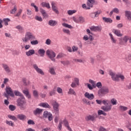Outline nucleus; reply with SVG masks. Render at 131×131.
Listing matches in <instances>:
<instances>
[{
    "label": "nucleus",
    "instance_id": "1",
    "mask_svg": "<svg viewBox=\"0 0 131 131\" xmlns=\"http://www.w3.org/2000/svg\"><path fill=\"white\" fill-rule=\"evenodd\" d=\"M14 94L16 97H20L17 100V105L20 110H25L26 109V100L25 97L23 95L22 93L17 90L14 91Z\"/></svg>",
    "mask_w": 131,
    "mask_h": 131
},
{
    "label": "nucleus",
    "instance_id": "2",
    "mask_svg": "<svg viewBox=\"0 0 131 131\" xmlns=\"http://www.w3.org/2000/svg\"><path fill=\"white\" fill-rule=\"evenodd\" d=\"M108 74L111 76V78L113 81H119L120 78L122 81H124L125 77L122 74H116L115 73L112 72V71H109Z\"/></svg>",
    "mask_w": 131,
    "mask_h": 131
},
{
    "label": "nucleus",
    "instance_id": "3",
    "mask_svg": "<svg viewBox=\"0 0 131 131\" xmlns=\"http://www.w3.org/2000/svg\"><path fill=\"white\" fill-rule=\"evenodd\" d=\"M22 39L24 42H27L28 40H33L36 39V38H35V36L33 35L31 32H27L25 37L23 38Z\"/></svg>",
    "mask_w": 131,
    "mask_h": 131
},
{
    "label": "nucleus",
    "instance_id": "4",
    "mask_svg": "<svg viewBox=\"0 0 131 131\" xmlns=\"http://www.w3.org/2000/svg\"><path fill=\"white\" fill-rule=\"evenodd\" d=\"M102 104L105 105H103L101 106V109L103 110L104 112H109L112 109V106L109 105V103H108V100H103L102 101Z\"/></svg>",
    "mask_w": 131,
    "mask_h": 131
},
{
    "label": "nucleus",
    "instance_id": "5",
    "mask_svg": "<svg viewBox=\"0 0 131 131\" xmlns=\"http://www.w3.org/2000/svg\"><path fill=\"white\" fill-rule=\"evenodd\" d=\"M107 94H109V88L107 86L102 87L98 91L99 97H104Z\"/></svg>",
    "mask_w": 131,
    "mask_h": 131
},
{
    "label": "nucleus",
    "instance_id": "6",
    "mask_svg": "<svg viewBox=\"0 0 131 131\" xmlns=\"http://www.w3.org/2000/svg\"><path fill=\"white\" fill-rule=\"evenodd\" d=\"M5 91L6 93H4V96L5 98H7V100H9V95L10 96V97H12V98H14V97H15V95L13 93V90H12V88H11L10 86H7Z\"/></svg>",
    "mask_w": 131,
    "mask_h": 131
},
{
    "label": "nucleus",
    "instance_id": "7",
    "mask_svg": "<svg viewBox=\"0 0 131 131\" xmlns=\"http://www.w3.org/2000/svg\"><path fill=\"white\" fill-rule=\"evenodd\" d=\"M46 54L49 57V58L51 59V60H52L53 62H56V59H55L54 58L56 57V53H55L54 51H50L48 50L46 51Z\"/></svg>",
    "mask_w": 131,
    "mask_h": 131
},
{
    "label": "nucleus",
    "instance_id": "8",
    "mask_svg": "<svg viewBox=\"0 0 131 131\" xmlns=\"http://www.w3.org/2000/svg\"><path fill=\"white\" fill-rule=\"evenodd\" d=\"M59 103H58L57 101H55L52 103V106L54 111L55 114H57V115H59V111L60 110V109H59Z\"/></svg>",
    "mask_w": 131,
    "mask_h": 131
},
{
    "label": "nucleus",
    "instance_id": "9",
    "mask_svg": "<svg viewBox=\"0 0 131 131\" xmlns=\"http://www.w3.org/2000/svg\"><path fill=\"white\" fill-rule=\"evenodd\" d=\"M98 117H99L98 114H95L94 116L89 115L88 116L85 118V119L86 121H90V120L91 121H94L96 118H98Z\"/></svg>",
    "mask_w": 131,
    "mask_h": 131
},
{
    "label": "nucleus",
    "instance_id": "10",
    "mask_svg": "<svg viewBox=\"0 0 131 131\" xmlns=\"http://www.w3.org/2000/svg\"><path fill=\"white\" fill-rule=\"evenodd\" d=\"M33 67L35 70H36V72L38 73V74H40L41 75H45V72H43V71H42V70L38 68L37 64H34Z\"/></svg>",
    "mask_w": 131,
    "mask_h": 131
},
{
    "label": "nucleus",
    "instance_id": "11",
    "mask_svg": "<svg viewBox=\"0 0 131 131\" xmlns=\"http://www.w3.org/2000/svg\"><path fill=\"white\" fill-rule=\"evenodd\" d=\"M84 97L89 100H94L95 99V96L93 94H90L88 92H86L84 94Z\"/></svg>",
    "mask_w": 131,
    "mask_h": 131
},
{
    "label": "nucleus",
    "instance_id": "12",
    "mask_svg": "<svg viewBox=\"0 0 131 131\" xmlns=\"http://www.w3.org/2000/svg\"><path fill=\"white\" fill-rule=\"evenodd\" d=\"M56 4L54 2H52L51 3V6H52V9L53 11V12H55L56 14H59V10L57 9V7L55 5Z\"/></svg>",
    "mask_w": 131,
    "mask_h": 131
},
{
    "label": "nucleus",
    "instance_id": "13",
    "mask_svg": "<svg viewBox=\"0 0 131 131\" xmlns=\"http://www.w3.org/2000/svg\"><path fill=\"white\" fill-rule=\"evenodd\" d=\"M39 106L43 108H48V109H51V106L47 102H41L39 104Z\"/></svg>",
    "mask_w": 131,
    "mask_h": 131
},
{
    "label": "nucleus",
    "instance_id": "14",
    "mask_svg": "<svg viewBox=\"0 0 131 131\" xmlns=\"http://www.w3.org/2000/svg\"><path fill=\"white\" fill-rule=\"evenodd\" d=\"M39 10L41 14H42V16H43L44 18H46V17L48 18V17H49V14H48V13H47V12L45 9L40 8Z\"/></svg>",
    "mask_w": 131,
    "mask_h": 131
},
{
    "label": "nucleus",
    "instance_id": "15",
    "mask_svg": "<svg viewBox=\"0 0 131 131\" xmlns=\"http://www.w3.org/2000/svg\"><path fill=\"white\" fill-rule=\"evenodd\" d=\"M102 20L105 23H109L110 24L113 22V20L110 17H102Z\"/></svg>",
    "mask_w": 131,
    "mask_h": 131
},
{
    "label": "nucleus",
    "instance_id": "16",
    "mask_svg": "<svg viewBox=\"0 0 131 131\" xmlns=\"http://www.w3.org/2000/svg\"><path fill=\"white\" fill-rule=\"evenodd\" d=\"M58 22L53 19H51L48 21V25H50V26H52V27H54V26H56Z\"/></svg>",
    "mask_w": 131,
    "mask_h": 131
},
{
    "label": "nucleus",
    "instance_id": "17",
    "mask_svg": "<svg viewBox=\"0 0 131 131\" xmlns=\"http://www.w3.org/2000/svg\"><path fill=\"white\" fill-rule=\"evenodd\" d=\"M35 54V51L33 49H31L28 52H26V55L27 57H30V56H32V55H34Z\"/></svg>",
    "mask_w": 131,
    "mask_h": 131
},
{
    "label": "nucleus",
    "instance_id": "18",
    "mask_svg": "<svg viewBox=\"0 0 131 131\" xmlns=\"http://www.w3.org/2000/svg\"><path fill=\"white\" fill-rule=\"evenodd\" d=\"M113 32L117 35V36H118L119 37H121V36H122V34L120 33V30H117V29H113Z\"/></svg>",
    "mask_w": 131,
    "mask_h": 131
},
{
    "label": "nucleus",
    "instance_id": "19",
    "mask_svg": "<svg viewBox=\"0 0 131 131\" xmlns=\"http://www.w3.org/2000/svg\"><path fill=\"white\" fill-rule=\"evenodd\" d=\"M43 110L39 108H37L35 110L33 111L34 115H37V114H41Z\"/></svg>",
    "mask_w": 131,
    "mask_h": 131
},
{
    "label": "nucleus",
    "instance_id": "20",
    "mask_svg": "<svg viewBox=\"0 0 131 131\" xmlns=\"http://www.w3.org/2000/svg\"><path fill=\"white\" fill-rule=\"evenodd\" d=\"M125 16L127 17V20L131 21V12L130 11H125Z\"/></svg>",
    "mask_w": 131,
    "mask_h": 131
},
{
    "label": "nucleus",
    "instance_id": "21",
    "mask_svg": "<svg viewBox=\"0 0 131 131\" xmlns=\"http://www.w3.org/2000/svg\"><path fill=\"white\" fill-rule=\"evenodd\" d=\"M90 30L92 31H101L102 30L100 27L99 26L96 27L95 26H93L92 27H91Z\"/></svg>",
    "mask_w": 131,
    "mask_h": 131
},
{
    "label": "nucleus",
    "instance_id": "22",
    "mask_svg": "<svg viewBox=\"0 0 131 131\" xmlns=\"http://www.w3.org/2000/svg\"><path fill=\"white\" fill-rule=\"evenodd\" d=\"M95 3H96L95 0H88L86 5L88 6V7L93 8V6H94V4H95Z\"/></svg>",
    "mask_w": 131,
    "mask_h": 131
},
{
    "label": "nucleus",
    "instance_id": "23",
    "mask_svg": "<svg viewBox=\"0 0 131 131\" xmlns=\"http://www.w3.org/2000/svg\"><path fill=\"white\" fill-rule=\"evenodd\" d=\"M17 118H18V119H19V120H22L23 121L24 120H25V119L26 118V116L23 114H18L17 115Z\"/></svg>",
    "mask_w": 131,
    "mask_h": 131
},
{
    "label": "nucleus",
    "instance_id": "24",
    "mask_svg": "<svg viewBox=\"0 0 131 131\" xmlns=\"http://www.w3.org/2000/svg\"><path fill=\"white\" fill-rule=\"evenodd\" d=\"M38 54L40 55V57H45L46 51L44 49H40L38 50Z\"/></svg>",
    "mask_w": 131,
    "mask_h": 131
},
{
    "label": "nucleus",
    "instance_id": "25",
    "mask_svg": "<svg viewBox=\"0 0 131 131\" xmlns=\"http://www.w3.org/2000/svg\"><path fill=\"white\" fill-rule=\"evenodd\" d=\"M23 93L25 95L28 99H31V95L29 94V91L28 90H23Z\"/></svg>",
    "mask_w": 131,
    "mask_h": 131
},
{
    "label": "nucleus",
    "instance_id": "26",
    "mask_svg": "<svg viewBox=\"0 0 131 131\" xmlns=\"http://www.w3.org/2000/svg\"><path fill=\"white\" fill-rule=\"evenodd\" d=\"M41 7H42V8H47V9H51V6H50L49 3L42 2L41 3Z\"/></svg>",
    "mask_w": 131,
    "mask_h": 131
},
{
    "label": "nucleus",
    "instance_id": "27",
    "mask_svg": "<svg viewBox=\"0 0 131 131\" xmlns=\"http://www.w3.org/2000/svg\"><path fill=\"white\" fill-rule=\"evenodd\" d=\"M3 67L4 68L5 71L6 72H8V73L11 72V71L10 70V69L9 68V67L7 64H3Z\"/></svg>",
    "mask_w": 131,
    "mask_h": 131
},
{
    "label": "nucleus",
    "instance_id": "28",
    "mask_svg": "<svg viewBox=\"0 0 131 131\" xmlns=\"http://www.w3.org/2000/svg\"><path fill=\"white\" fill-rule=\"evenodd\" d=\"M69 95H74V96H76V93L74 91V90L72 89H70L69 92H68Z\"/></svg>",
    "mask_w": 131,
    "mask_h": 131
},
{
    "label": "nucleus",
    "instance_id": "29",
    "mask_svg": "<svg viewBox=\"0 0 131 131\" xmlns=\"http://www.w3.org/2000/svg\"><path fill=\"white\" fill-rule=\"evenodd\" d=\"M98 115H104V116H106V115H107V113H105L104 110L102 111L101 110H98Z\"/></svg>",
    "mask_w": 131,
    "mask_h": 131
},
{
    "label": "nucleus",
    "instance_id": "30",
    "mask_svg": "<svg viewBox=\"0 0 131 131\" xmlns=\"http://www.w3.org/2000/svg\"><path fill=\"white\" fill-rule=\"evenodd\" d=\"M62 26H64V27H66V28H70V29H72V28H73V27H72V26L65 23H62Z\"/></svg>",
    "mask_w": 131,
    "mask_h": 131
},
{
    "label": "nucleus",
    "instance_id": "31",
    "mask_svg": "<svg viewBox=\"0 0 131 131\" xmlns=\"http://www.w3.org/2000/svg\"><path fill=\"white\" fill-rule=\"evenodd\" d=\"M3 21L4 22V25H5V26H8V25H9V23L8 22H10V21H11V19L8 18H4Z\"/></svg>",
    "mask_w": 131,
    "mask_h": 131
},
{
    "label": "nucleus",
    "instance_id": "32",
    "mask_svg": "<svg viewBox=\"0 0 131 131\" xmlns=\"http://www.w3.org/2000/svg\"><path fill=\"white\" fill-rule=\"evenodd\" d=\"M31 7H33V8H34L35 9V12H38L39 10L38 9V7L37 6H36V5H35V4L33 3L31 4Z\"/></svg>",
    "mask_w": 131,
    "mask_h": 131
},
{
    "label": "nucleus",
    "instance_id": "33",
    "mask_svg": "<svg viewBox=\"0 0 131 131\" xmlns=\"http://www.w3.org/2000/svg\"><path fill=\"white\" fill-rule=\"evenodd\" d=\"M8 118H10V119H12V120H14V121H17V118H16L15 116L8 115Z\"/></svg>",
    "mask_w": 131,
    "mask_h": 131
},
{
    "label": "nucleus",
    "instance_id": "34",
    "mask_svg": "<svg viewBox=\"0 0 131 131\" xmlns=\"http://www.w3.org/2000/svg\"><path fill=\"white\" fill-rule=\"evenodd\" d=\"M49 72L52 75H56V72H55V69H54V68H50L49 69Z\"/></svg>",
    "mask_w": 131,
    "mask_h": 131
},
{
    "label": "nucleus",
    "instance_id": "35",
    "mask_svg": "<svg viewBox=\"0 0 131 131\" xmlns=\"http://www.w3.org/2000/svg\"><path fill=\"white\" fill-rule=\"evenodd\" d=\"M109 35L111 37V40H112L113 43H116V40L114 39V37H113V35H112L111 33H109Z\"/></svg>",
    "mask_w": 131,
    "mask_h": 131
},
{
    "label": "nucleus",
    "instance_id": "36",
    "mask_svg": "<svg viewBox=\"0 0 131 131\" xmlns=\"http://www.w3.org/2000/svg\"><path fill=\"white\" fill-rule=\"evenodd\" d=\"M9 108L10 111H15V110H16V106L12 104L9 105Z\"/></svg>",
    "mask_w": 131,
    "mask_h": 131
},
{
    "label": "nucleus",
    "instance_id": "37",
    "mask_svg": "<svg viewBox=\"0 0 131 131\" xmlns=\"http://www.w3.org/2000/svg\"><path fill=\"white\" fill-rule=\"evenodd\" d=\"M33 96L35 98H38V92L36 90L33 91Z\"/></svg>",
    "mask_w": 131,
    "mask_h": 131
},
{
    "label": "nucleus",
    "instance_id": "38",
    "mask_svg": "<svg viewBox=\"0 0 131 131\" xmlns=\"http://www.w3.org/2000/svg\"><path fill=\"white\" fill-rule=\"evenodd\" d=\"M49 113H50V112H49L47 111H46L43 112V118H48V116H49Z\"/></svg>",
    "mask_w": 131,
    "mask_h": 131
},
{
    "label": "nucleus",
    "instance_id": "39",
    "mask_svg": "<svg viewBox=\"0 0 131 131\" xmlns=\"http://www.w3.org/2000/svg\"><path fill=\"white\" fill-rule=\"evenodd\" d=\"M60 63H61V64H63V65H64V66H68L70 64V61H69V60H67L66 61H61Z\"/></svg>",
    "mask_w": 131,
    "mask_h": 131
},
{
    "label": "nucleus",
    "instance_id": "40",
    "mask_svg": "<svg viewBox=\"0 0 131 131\" xmlns=\"http://www.w3.org/2000/svg\"><path fill=\"white\" fill-rule=\"evenodd\" d=\"M47 118H48V120L49 121H52V120H53V115L52 114V113H51V112L49 113V115Z\"/></svg>",
    "mask_w": 131,
    "mask_h": 131
},
{
    "label": "nucleus",
    "instance_id": "41",
    "mask_svg": "<svg viewBox=\"0 0 131 131\" xmlns=\"http://www.w3.org/2000/svg\"><path fill=\"white\" fill-rule=\"evenodd\" d=\"M16 10H17V6L16 5H14L13 9H12L10 11V13L11 14H15V12L16 11Z\"/></svg>",
    "mask_w": 131,
    "mask_h": 131
},
{
    "label": "nucleus",
    "instance_id": "42",
    "mask_svg": "<svg viewBox=\"0 0 131 131\" xmlns=\"http://www.w3.org/2000/svg\"><path fill=\"white\" fill-rule=\"evenodd\" d=\"M76 12V10H68V15H73V14H74Z\"/></svg>",
    "mask_w": 131,
    "mask_h": 131
},
{
    "label": "nucleus",
    "instance_id": "43",
    "mask_svg": "<svg viewBox=\"0 0 131 131\" xmlns=\"http://www.w3.org/2000/svg\"><path fill=\"white\" fill-rule=\"evenodd\" d=\"M111 103L112 105H116L117 104V100L115 98H113L111 100Z\"/></svg>",
    "mask_w": 131,
    "mask_h": 131
},
{
    "label": "nucleus",
    "instance_id": "44",
    "mask_svg": "<svg viewBox=\"0 0 131 131\" xmlns=\"http://www.w3.org/2000/svg\"><path fill=\"white\" fill-rule=\"evenodd\" d=\"M82 8L83 9H85V10H91V7H86V5L85 4H83L82 5Z\"/></svg>",
    "mask_w": 131,
    "mask_h": 131
},
{
    "label": "nucleus",
    "instance_id": "45",
    "mask_svg": "<svg viewBox=\"0 0 131 131\" xmlns=\"http://www.w3.org/2000/svg\"><path fill=\"white\" fill-rule=\"evenodd\" d=\"M27 122L28 124L29 125H34V124H35V123L34 122V121L31 119L28 120Z\"/></svg>",
    "mask_w": 131,
    "mask_h": 131
},
{
    "label": "nucleus",
    "instance_id": "46",
    "mask_svg": "<svg viewBox=\"0 0 131 131\" xmlns=\"http://www.w3.org/2000/svg\"><path fill=\"white\" fill-rule=\"evenodd\" d=\"M6 124H8V125H10L11 126H14V123L12 122V121L6 120Z\"/></svg>",
    "mask_w": 131,
    "mask_h": 131
},
{
    "label": "nucleus",
    "instance_id": "47",
    "mask_svg": "<svg viewBox=\"0 0 131 131\" xmlns=\"http://www.w3.org/2000/svg\"><path fill=\"white\" fill-rule=\"evenodd\" d=\"M31 44L32 45V46L38 45V41L37 40H32L31 41Z\"/></svg>",
    "mask_w": 131,
    "mask_h": 131
},
{
    "label": "nucleus",
    "instance_id": "48",
    "mask_svg": "<svg viewBox=\"0 0 131 131\" xmlns=\"http://www.w3.org/2000/svg\"><path fill=\"white\" fill-rule=\"evenodd\" d=\"M78 20L79 21V22H81V23H83V22H84V18L82 16H79Z\"/></svg>",
    "mask_w": 131,
    "mask_h": 131
},
{
    "label": "nucleus",
    "instance_id": "49",
    "mask_svg": "<svg viewBox=\"0 0 131 131\" xmlns=\"http://www.w3.org/2000/svg\"><path fill=\"white\" fill-rule=\"evenodd\" d=\"M35 19L37 20V21H39V22L42 21V18L41 16H36Z\"/></svg>",
    "mask_w": 131,
    "mask_h": 131
},
{
    "label": "nucleus",
    "instance_id": "50",
    "mask_svg": "<svg viewBox=\"0 0 131 131\" xmlns=\"http://www.w3.org/2000/svg\"><path fill=\"white\" fill-rule=\"evenodd\" d=\"M73 61H74V62H78V63H84L83 60L81 59H74Z\"/></svg>",
    "mask_w": 131,
    "mask_h": 131
},
{
    "label": "nucleus",
    "instance_id": "51",
    "mask_svg": "<svg viewBox=\"0 0 131 131\" xmlns=\"http://www.w3.org/2000/svg\"><path fill=\"white\" fill-rule=\"evenodd\" d=\"M62 31L63 32H64V33H67V34H69V35H70V31L69 30L63 29Z\"/></svg>",
    "mask_w": 131,
    "mask_h": 131
},
{
    "label": "nucleus",
    "instance_id": "52",
    "mask_svg": "<svg viewBox=\"0 0 131 131\" xmlns=\"http://www.w3.org/2000/svg\"><path fill=\"white\" fill-rule=\"evenodd\" d=\"M63 122H64V125L66 126V127L69 126V123H68V121H67V120L64 119L63 120Z\"/></svg>",
    "mask_w": 131,
    "mask_h": 131
},
{
    "label": "nucleus",
    "instance_id": "53",
    "mask_svg": "<svg viewBox=\"0 0 131 131\" xmlns=\"http://www.w3.org/2000/svg\"><path fill=\"white\" fill-rule=\"evenodd\" d=\"M94 13L95 14V17H96V18H97V17H99V15H100V14H101V13H102V11L98 10Z\"/></svg>",
    "mask_w": 131,
    "mask_h": 131
},
{
    "label": "nucleus",
    "instance_id": "54",
    "mask_svg": "<svg viewBox=\"0 0 131 131\" xmlns=\"http://www.w3.org/2000/svg\"><path fill=\"white\" fill-rule=\"evenodd\" d=\"M22 81L24 83V85H25V86H26V85H27V79H26V78H23L22 79Z\"/></svg>",
    "mask_w": 131,
    "mask_h": 131
},
{
    "label": "nucleus",
    "instance_id": "55",
    "mask_svg": "<svg viewBox=\"0 0 131 131\" xmlns=\"http://www.w3.org/2000/svg\"><path fill=\"white\" fill-rule=\"evenodd\" d=\"M96 86L98 89H102V83L101 82H98L96 83Z\"/></svg>",
    "mask_w": 131,
    "mask_h": 131
},
{
    "label": "nucleus",
    "instance_id": "56",
    "mask_svg": "<svg viewBox=\"0 0 131 131\" xmlns=\"http://www.w3.org/2000/svg\"><path fill=\"white\" fill-rule=\"evenodd\" d=\"M120 108L121 110H122L123 111H126V110H127V107L126 106H123L122 105H120Z\"/></svg>",
    "mask_w": 131,
    "mask_h": 131
},
{
    "label": "nucleus",
    "instance_id": "57",
    "mask_svg": "<svg viewBox=\"0 0 131 131\" xmlns=\"http://www.w3.org/2000/svg\"><path fill=\"white\" fill-rule=\"evenodd\" d=\"M16 29H18L19 31H22L23 30V27H22L21 26L18 25L15 27Z\"/></svg>",
    "mask_w": 131,
    "mask_h": 131
},
{
    "label": "nucleus",
    "instance_id": "58",
    "mask_svg": "<svg viewBox=\"0 0 131 131\" xmlns=\"http://www.w3.org/2000/svg\"><path fill=\"white\" fill-rule=\"evenodd\" d=\"M77 51H78V48L75 46H73L72 47V52L74 53V52H77Z\"/></svg>",
    "mask_w": 131,
    "mask_h": 131
},
{
    "label": "nucleus",
    "instance_id": "59",
    "mask_svg": "<svg viewBox=\"0 0 131 131\" xmlns=\"http://www.w3.org/2000/svg\"><path fill=\"white\" fill-rule=\"evenodd\" d=\"M57 92L58 94H62L63 93V90L60 87L57 88Z\"/></svg>",
    "mask_w": 131,
    "mask_h": 131
},
{
    "label": "nucleus",
    "instance_id": "60",
    "mask_svg": "<svg viewBox=\"0 0 131 131\" xmlns=\"http://www.w3.org/2000/svg\"><path fill=\"white\" fill-rule=\"evenodd\" d=\"M122 40L124 42H127V40H128V37L127 36H125L123 38Z\"/></svg>",
    "mask_w": 131,
    "mask_h": 131
},
{
    "label": "nucleus",
    "instance_id": "61",
    "mask_svg": "<svg viewBox=\"0 0 131 131\" xmlns=\"http://www.w3.org/2000/svg\"><path fill=\"white\" fill-rule=\"evenodd\" d=\"M64 57V54L62 53H59L56 57L57 59H60V58H63Z\"/></svg>",
    "mask_w": 131,
    "mask_h": 131
},
{
    "label": "nucleus",
    "instance_id": "62",
    "mask_svg": "<svg viewBox=\"0 0 131 131\" xmlns=\"http://www.w3.org/2000/svg\"><path fill=\"white\" fill-rule=\"evenodd\" d=\"M49 96H50V97H52V96H55V95H56V93L51 91L49 93Z\"/></svg>",
    "mask_w": 131,
    "mask_h": 131
},
{
    "label": "nucleus",
    "instance_id": "63",
    "mask_svg": "<svg viewBox=\"0 0 131 131\" xmlns=\"http://www.w3.org/2000/svg\"><path fill=\"white\" fill-rule=\"evenodd\" d=\"M51 39H47L46 40V41L45 43H46V45H51Z\"/></svg>",
    "mask_w": 131,
    "mask_h": 131
},
{
    "label": "nucleus",
    "instance_id": "64",
    "mask_svg": "<svg viewBox=\"0 0 131 131\" xmlns=\"http://www.w3.org/2000/svg\"><path fill=\"white\" fill-rule=\"evenodd\" d=\"M99 131H107L106 128H104L103 126H100Z\"/></svg>",
    "mask_w": 131,
    "mask_h": 131
}]
</instances>
